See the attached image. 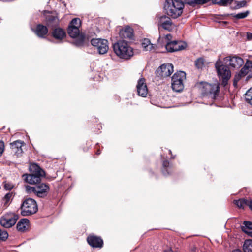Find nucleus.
<instances>
[{
	"label": "nucleus",
	"mask_w": 252,
	"mask_h": 252,
	"mask_svg": "<svg viewBox=\"0 0 252 252\" xmlns=\"http://www.w3.org/2000/svg\"><path fill=\"white\" fill-rule=\"evenodd\" d=\"M193 5L204 3V0H166L165 8L167 14L174 18L182 13L184 3Z\"/></svg>",
	"instance_id": "nucleus-1"
},
{
	"label": "nucleus",
	"mask_w": 252,
	"mask_h": 252,
	"mask_svg": "<svg viewBox=\"0 0 252 252\" xmlns=\"http://www.w3.org/2000/svg\"><path fill=\"white\" fill-rule=\"evenodd\" d=\"M113 50L117 56L122 59H128L133 55L132 48L124 40H119L113 45Z\"/></svg>",
	"instance_id": "nucleus-2"
},
{
	"label": "nucleus",
	"mask_w": 252,
	"mask_h": 252,
	"mask_svg": "<svg viewBox=\"0 0 252 252\" xmlns=\"http://www.w3.org/2000/svg\"><path fill=\"white\" fill-rule=\"evenodd\" d=\"M226 65L224 61H222L220 59L215 63L217 75L219 79L222 80V85L224 86L227 84L228 80L231 76V71Z\"/></svg>",
	"instance_id": "nucleus-3"
},
{
	"label": "nucleus",
	"mask_w": 252,
	"mask_h": 252,
	"mask_svg": "<svg viewBox=\"0 0 252 252\" xmlns=\"http://www.w3.org/2000/svg\"><path fill=\"white\" fill-rule=\"evenodd\" d=\"M21 210L22 216H29L33 214L38 210L36 202L33 199L28 198L22 203Z\"/></svg>",
	"instance_id": "nucleus-4"
},
{
	"label": "nucleus",
	"mask_w": 252,
	"mask_h": 252,
	"mask_svg": "<svg viewBox=\"0 0 252 252\" xmlns=\"http://www.w3.org/2000/svg\"><path fill=\"white\" fill-rule=\"evenodd\" d=\"M186 79V73L183 71L175 73L172 77L171 86L172 89L177 92L182 91L184 89L183 82Z\"/></svg>",
	"instance_id": "nucleus-5"
},
{
	"label": "nucleus",
	"mask_w": 252,
	"mask_h": 252,
	"mask_svg": "<svg viewBox=\"0 0 252 252\" xmlns=\"http://www.w3.org/2000/svg\"><path fill=\"white\" fill-rule=\"evenodd\" d=\"M157 21L159 29L162 28L168 31H173L177 29L175 24L173 23L170 18L167 16L157 17Z\"/></svg>",
	"instance_id": "nucleus-6"
},
{
	"label": "nucleus",
	"mask_w": 252,
	"mask_h": 252,
	"mask_svg": "<svg viewBox=\"0 0 252 252\" xmlns=\"http://www.w3.org/2000/svg\"><path fill=\"white\" fill-rule=\"evenodd\" d=\"M91 45L97 50L99 54L106 53L109 49L108 42L106 39L93 38L91 40Z\"/></svg>",
	"instance_id": "nucleus-7"
},
{
	"label": "nucleus",
	"mask_w": 252,
	"mask_h": 252,
	"mask_svg": "<svg viewBox=\"0 0 252 252\" xmlns=\"http://www.w3.org/2000/svg\"><path fill=\"white\" fill-rule=\"evenodd\" d=\"M203 92L206 95L210 96L212 99H215L219 92V86L218 84H210L207 83L204 84Z\"/></svg>",
	"instance_id": "nucleus-8"
},
{
	"label": "nucleus",
	"mask_w": 252,
	"mask_h": 252,
	"mask_svg": "<svg viewBox=\"0 0 252 252\" xmlns=\"http://www.w3.org/2000/svg\"><path fill=\"white\" fill-rule=\"evenodd\" d=\"M17 220V216L13 214H8L1 217L0 223L4 227L10 228L15 224Z\"/></svg>",
	"instance_id": "nucleus-9"
},
{
	"label": "nucleus",
	"mask_w": 252,
	"mask_h": 252,
	"mask_svg": "<svg viewBox=\"0 0 252 252\" xmlns=\"http://www.w3.org/2000/svg\"><path fill=\"white\" fill-rule=\"evenodd\" d=\"M187 46L185 42L182 41H173L166 43V49L168 52H173L185 49Z\"/></svg>",
	"instance_id": "nucleus-10"
},
{
	"label": "nucleus",
	"mask_w": 252,
	"mask_h": 252,
	"mask_svg": "<svg viewBox=\"0 0 252 252\" xmlns=\"http://www.w3.org/2000/svg\"><path fill=\"white\" fill-rule=\"evenodd\" d=\"M225 64H229L234 68H239L244 63L243 60L237 56H229L223 60Z\"/></svg>",
	"instance_id": "nucleus-11"
},
{
	"label": "nucleus",
	"mask_w": 252,
	"mask_h": 252,
	"mask_svg": "<svg viewBox=\"0 0 252 252\" xmlns=\"http://www.w3.org/2000/svg\"><path fill=\"white\" fill-rule=\"evenodd\" d=\"M43 14L46 19V24L48 26L54 27L58 25L59 19L56 13L44 11Z\"/></svg>",
	"instance_id": "nucleus-12"
},
{
	"label": "nucleus",
	"mask_w": 252,
	"mask_h": 252,
	"mask_svg": "<svg viewBox=\"0 0 252 252\" xmlns=\"http://www.w3.org/2000/svg\"><path fill=\"white\" fill-rule=\"evenodd\" d=\"M173 72V65L169 63H166L160 66L158 69V74L162 77L169 76Z\"/></svg>",
	"instance_id": "nucleus-13"
},
{
	"label": "nucleus",
	"mask_w": 252,
	"mask_h": 252,
	"mask_svg": "<svg viewBox=\"0 0 252 252\" xmlns=\"http://www.w3.org/2000/svg\"><path fill=\"white\" fill-rule=\"evenodd\" d=\"M49 191V186L44 183L35 185V194L39 197L46 196Z\"/></svg>",
	"instance_id": "nucleus-14"
},
{
	"label": "nucleus",
	"mask_w": 252,
	"mask_h": 252,
	"mask_svg": "<svg viewBox=\"0 0 252 252\" xmlns=\"http://www.w3.org/2000/svg\"><path fill=\"white\" fill-rule=\"evenodd\" d=\"M136 87L138 95L146 97L148 94V88L144 78L139 79Z\"/></svg>",
	"instance_id": "nucleus-15"
},
{
	"label": "nucleus",
	"mask_w": 252,
	"mask_h": 252,
	"mask_svg": "<svg viewBox=\"0 0 252 252\" xmlns=\"http://www.w3.org/2000/svg\"><path fill=\"white\" fill-rule=\"evenodd\" d=\"M12 152L17 156H20L23 153L22 147L24 146V143L20 140H17L10 143Z\"/></svg>",
	"instance_id": "nucleus-16"
},
{
	"label": "nucleus",
	"mask_w": 252,
	"mask_h": 252,
	"mask_svg": "<svg viewBox=\"0 0 252 252\" xmlns=\"http://www.w3.org/2000/svg\"><path fill=\"white\" fill-rule=\"evenodd\" d=\"M87 242L93 247L101 248L103 246L102 240L98 237L90 235L87 238Z\"/></svg>",
	"instance_id": "nucleus-17"
},
{
	"label": "nucleus",
	"mask_w": 252,
	"mask_h": 252,
	"mask_svg": "<svg viewBox=\"0 0 252 252\" xmlns=\"http://www.w3.org/2000/svg\"><path fill=\"white\" fill-rule=\"evenodd\" d=\"M120 36L121 38L126 39H132L133 37V32L132 28L129 27H126L120 32Z\"/></svg>",
	"instance_id": "nucleus-18"
},
{
	"label": "nucleus",
	"mask_w": 252,
	"mask_h": 252,
	"mask_svg": "<svg viewBox=\"0 0 252 252\" xmlns=\"http://www.w3.org/2000/svg\"><path fill=\"white\" fill-rule=\"evenodd\" d=\"M41 177H43V176H40L35 174H31L27 175L25 180L27 183L30 184H35L40 181Z\"/></svg>",
	"instance_id": "nucleus-19"
},
{
	"label": "nucleus",
	"mask_w": 252,
	"mask_h": 252,
	"mask_svg": "<svg viewBox=\"0 0 252 252\" xmlns=\"http://www.w3.org/2000/svg\"><path fill=\"white\" fill-rule=\"evenodd\" d=\"M29 220L27 219L20 220L17 224V229L19 231L24 232L29 228Z\"/></svg>",
	"instance_id": "nucleus-20"
},
{
	"label": "nucleus",
	"mask_w": 252,
	"mask_h": 252,
	"mask_svg": "<svg viewBox=\"0 0 252 252\" xmlns=\"http://www.w3.org/2000/svg\"><path fill=\"white\" fill-rule=\"evenodd\" d=\"M249 70L244 65L238 74H236L234 78V85L236 86L237 82L240 80L241 77H244L249 72Z\"/></svg>",
	"instance_id": "nucleus-21"
},
{
	"label": "nucleus",
	"mask_w": 252,
	"mask_h": 252,
	"mask_svg": "<svg viewBox=\"0 0 252 252\" xmlns=\"http://www.w3.org/2000/svg\"><path fill=\"white\" fill-rule=\"evenodd\" d=\"M35 32L38 36L43 37L48 33V29L46 26L39 24L36 27Z\"/></svg>",
	"instance_id": "nucleus-22"
},
{
	"label": "nucleus",
	"mask_w": 252,
	"mask_h": 252,
	"mask_svg": "<svg viewBox=\"0 0 252 252\" xmlns=\"http://www.w3.org/2000/svg\"><path fill=\"white\" fill-rule=\"evenodd\" d=\"M30 170L32 174H35L40 176H44V171L36 164H32L30 166Z\"/></svg>",
	"instance_id": "nucleus-23"
},
{
	"label": "nucleus",
	"mask_w": 252,
	"mask_h": 252,
	"mask_svg": "<svg viewBox=\"0 0 252 252\" xmlns=\"http://www.w3.org/2000/svg\"><path fill=\"white\" fill-rule=\"evenodd\" d=\"M241 228L243 231L252 237V222L245 221Z\"/></svg>",
	"instance_id": "nucleus-24"
},
{
	"label": "nucleus",
	"mask_w": 252,
	"mask_h": 252,
	"mask_svg": "<svg viewBox=\"0 0 252 252\" xmlns=\"http://www.w3.org/2000/svg\"><path fill=\"white\" fill-rule=\"evenodd\" d=\"M52 35L57 39H62L65 35V32L61 28H56L52 32Z\"/></svg>",
	"instance_id": "nucleus-25"
},
{
	"label": "nucleus",
	"mask_w": 252,
	"mask_h": 252,
	"mask_svg": "<svg viewBox=\"0 0 252 252\" xmlns=\"http://www.w3.org/2000/svg\"><path fill=\"white\" fill-rule=\"evenodd\" d=\"M142 46L146 51H154L156 45L151 43L150 41L148 39H144L142 43Z\"/></svg>",
	"instance_id": "nucleus-26"
},
{
	"label": "nucleus",
	"mask_w": 252,
	"mask_h": 252,
	"mask_svg": "<svg viewBox=\"0 0 252 252\" xmlns=\"http://www.w3.org/2000/svg\"><path fill=\"white\" fill-rule=\"evenodd\" d=\"M13 197V194L12 192H9L6 193L3 198H2V202L3 204V206L5 207H7V206L9 205L11 200Z\"/></svg>",
	"instance_id": "nucleus-27"
},
{
	"label": "nucleus",
	"mask_w": 252,
	"mask_h": 252,
	"mask_svg": "<svg viewBox=\"0 0 252 252\" xmlns=\"http://www.w3.org/2000/svg\"><path fill=\"white\" fill-rule=\"evenodd\" d=\"M67 32L69 36L72 38H75L79 34V28L69 26Z\"/></svg>",
	"instance_id": "nucleus-28"
},
{
	"label": "nucleus",
	"mask_w": 252,
	"mask_h": 252,
	"mask_svg": "<svg viewBox=\"0 0 252 252\" xmlns=\"http://www.w3.org/2000/svg\"><path fill=\"white\" fill-rule=\"evenodd\" d=\"M243 250L245 252H252V239H247L245 241Z\"/></svg>",
	"instance_id": "nucleus-29"
},
{
	"label": "nucleus",
	"mask_w": 252,
	"mask_h": 252,
	"mask_svg": "<svg viewBox=\"0 0 252 252\" xmlns=\"http://www.w3.org/2000/svg\"><path fill=\"white\" fill-rule=\"evenodd\" d=\"M249 200L241 199L238 200H235L234 203L240 208H244L245 206H248Z\"/></svg>",
	"instance_id": "nucleus-30"
},
{
	"label": "nucleus",
	"mask_w": 252,
	"mask_h": 252,
	"mask_svg": "<svg viewBox=\"0 0 252 252\" xmlns=\"http://www.w3.org/2000/svg\"><path fill=\"white\" fill-rule=\"evenodd\" d=\"M245 100L248 103L252 105V87L246 93Z\"/></svg>",
	"instance_id": "nucleus-31"
},
{
	"label": "nucleus",
	"mask_w": 252,
	"mask_h": 252,
	"mask_svg": "<svg viewBox=\"0 0 252 252\" xmlns=\"http://www.w3.org/2000/svg\"><path fill=\"white\" fill-rule=\"evenodd\" d=\"M81 26V20L79 18H74L70 22L69 24L70 27H76L79 28Z\"/></svg>",
	"instance_id": "nucleus-32"
},
{
	"label": "nucleus",
	"mask_w": 252,
	"mask_h": 252,
	"mask_svg": "<svg viewBox=\"0 0 252 252\" xmlns=\"http://www.w3.org/2000/svg\"><path fill=\"white\" fill-rule=\"evenodd\" d=\"M233 0H215L216 3L220 5H226L231 3Z\"/></svg>",
	"instance_id": "nucleus-33"
},
{
	"label": "nucleus",
	"mask_w": 252,
	"mask_h": 252,
	"mask_svg": "<svg viewBox=\"0 0 252 252\" xmlns=\"http://www.w3.org/2000/svg\"><path fill=\"white\" fill-rule=\"evenodd\" d=\"M249 13L248 11H246L245 12H241L235 14L234 17L237 19H243L246 17Z\"/></svg>",
	"instance_id": "nucleus-34"
},
{
	"label": "nucleus",
	"mask_w": 252,
	"mask_h": 252,
	"mask_svg": "<svg viewBox=\"0 0 252 252\" xmlns=\"http://www.w3.org/2000/svg\"><path fill=\"white\" fill-rule=\"evenodd\" d=\"M8 237V234L6 231L0 229V240L4 241Z\"/></svg>",
	"instance_id": "nucleus-35"
},
{
	"label": "nucleus",
	"mask_w": 252,
	"mask_h": 252,
	"mask_svg": "<svg viewBox=\"0 0 252 252\" xmlns=\"http://www.w3.org/2000/svg\"><path fill=\"white\" fill-rule=\"evenodd\" d=\"M26 189L28 193L33 192L35 194V186L33 187L27 186H26Z\"/></svg>",
	"instance_id": "nucleus-36"
},
{
	"label": "nucleus",
	"mask_w": 252,
	"mask_h": 252,
	"mask_svg": "<svg viewBox=\"0 0 252 252\" xmlns=\"http://www.w3.org/2000/svg\"><path fill=\"white\" fill-rule=\"evenodd\" d=\"M195 65L198 68H201L203 66V61L201 59H199L195 62Z\"/></svg>",
	"instance_id": "nucleus-37"
},
{
	"label": "nucleus",
	"mask_w": 252,
	"mask_h": 252,
	"mask_svg": "<svg viewBox=\"0 0 252 252\" xmlns=\"http://www.w3.org/2000/svg\"><path fill=\"white\" fill-rule=\"evenodd\" d=\"M4 189L6 190H10L13 188L14 185L10 183L5 182L4 183Z\"/></svg>",
	"instance_id": "nucleus-38"
},
{
	"label": "nucleus",
	"mask_w": 252,
	"mask_h": 252,
	"mask_svg": "<svg viewBox=\"0 0 252 252\" xmlns=\"http://www.w3.org/2000/svg\"><path fill=\"white\" fill-rule=\"evenodd\" d=\"M245 65L247 67V68L249 70L250 68H252V62L248 60L246 62Z\"/></svg>",
	"instance_id": "nucleus-39"
},
{
	"label": "nucleus",
	"mask_w": 252,
	"mask_h": 252,
	"mask_svg": "<svg viewBox=\"0 0 252 252\" xmlns=\"http://www.w3.org/2000/svg\"><path fill=\"white\" fill-rule=\"evenodd\" d=\"M4 145L2 141H0V155H1L4 151Z\"/></svg>",
	"instance_id": "nucleus-40"
},
{
	"label": "nucleus",
	"mask_w": 252,
	"mask_h": 252,
	"mask_svg": "<svg viewBox=\"0 0 252 252\" xmlns=\"http://www.w3.org/2000/svg\"><path fill=\"white\" fill-rule=\"evenodd\" d=\"M172 38V36L170 34H167L165 37V39L167 40V43L170 42V40Z\"/></svg>",
	"instance_id": "nucleus-41"
},
{
	"label": "nucleus",
	"mask_w": 252,
	"mask_h": 252,
	"mask_svg": "<svg viewBox=\"0 0 252 252\" xmlns=\"http://www.w3.org/2000/svg\"><path fill=\"white\" fill-rule=\"evenodd\" d=\"M247 37L248 40H252V33H247Z\"/></svg>",
	"instance_id": "nucleus-42"
},
{
	"label": "nucleus",
	"mask_w": 252,
	"mask_h": 252,
	"mask_svg": "<svg viewBox=\"0 0 252 252\" xmlns=\"http://www.w3.org/2000/svg\"><path fill=\"white\" fill-rule=\"evenodd\" d=\"M169 163L167 161H164L163 162V166L164 167H166L169 165Z\"/></svg>",
	"instance_id": "nucleus-43"
},
{
	"label": "nucleus",
	"mask_w": 252,
	"mask_h": 252,
	"mask_svg": "<svg viewBox=\"0 0 252 252\" xmlns=\"http://www.w3.org/2000/svg\"><path fill=\"white\" fill-rule=\"evenodd\" d=\"M248 206L252 210V200H249V202H248Z\"/></svg>",
	"instance_id": "nucleus-44"
},
{
	"label": "nucleus",
	"mask_w": 252,
	"mask_h": 252,
	"mask_svg": "<svg viewBox=\"0 0 252 252\" xmlns=\"http://www.w3.org/2000/svg\"><path fill=\"white\" fill-rule=\"evenodd\" d=\"M164 252H174L170 248H168L164 250Z\"/></svg>",
	"instance_id": "nucleus-45"
},
{
	"label": "nucleus",
	"mask_w": 252,
	"mask_h": 252,
	"mask_svg": "<svg viewBox=\"0 0 252 252\" xmlns=\"http://www.w3.org/2000/svg\"><path fill=\"white\" fill-rule=\"evenodd\" d=\"M196 248L195 247H193L190 249V252H196Z\"/></svg>",
	"instance_id": "nucleus-46"
},
{
	"label": "nucleus",
	"mask_w": 252,
	"mask_h": 252,
	"mask_svg": "<svg viewBox=\"0 0 252 252\" xmlns=\"http://www.w3.org/2000/svg\"><path fill=\"white\" fill-rule=\"evenodd\" d=\"M232 252H242L240 250H235L232 251Z\"/></svg>",
	"instance_id": "nucleus-47"
},
{
	"label": "nucleus",
	"mask_w": 252,
	"mask_h": 252,
	"mask_svg": "<svg viewBox=\"0 0 252 252\" xmlns=\"http://www.w3.org/2000/svg\"><path fill=\"white\" fill-rule=\"evenodd\" d=\"M209 0H204V3L207 2Z\"/></svg>",
	"instance_id": "nucleus-48"
},
{
	"label": "nucleus",
	"mask_w": 252,
	"mask_h": 252,
	"mask_svg": "<svg viewBox=\"0 0 252 252\" xmlns=\"http://www.w3.org/2000/svg\"><path fill=\"white\" fill-rule=\"evenodd\" d=\"M163 174L164 175H166V173L165 172H164V171H163Z\"/></svg>",
	"instance_id": "nucleus-49"
},
{
	"label": "nucleus",
	"mask_w": 252,
	"mask_h": 252,
	"mask_svg": "<svg viewBox=\"0 0 252 252\" xmlns=\"http://www.w3.org/2000/svg\"><path fill=\"white\" fill-rule=\"evenodd\" d=\"M100 154L99 152V151H97V154Z\"/></svg>",
	"instance_id": "nucleus-50"
}]
</instances>
